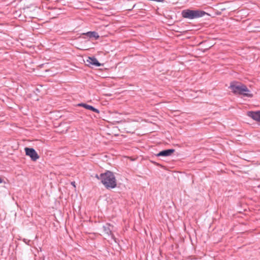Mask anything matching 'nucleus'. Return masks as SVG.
I'll use <instances>...</instances> for the list:
<instances>
[{
	"label": "nucleus",
	"mask_w": 260,
	"mask_h": 260,
	"mask_svg": "<svg viewBox=\"0 0 260 260\" xmlns=\"http://www.w3.org/2000/svg\"><path fill=\"white\" fill-rule=\"evenodd\" d=\"M100 180L107 189H113L117 185L116 180L114 174L107 171L100 174Z\"/></svg>",
	"instance_id": "obj_1"
},
{
	"label": "nucleus",
	"mask_w": 260,
	"mask_h": 260,
	"mask_svg": "<svg viewBox=\"0 0 260 260\" xmlns=\"http://www.w3.org/2000/svg\"><path fill=\"white\" fill-rule=\"evenodd\" d=\"M206 13L200 10L186 9L181 12V15L183 18L188 19H194L202 17L205 15Z\"/></svg>",
	"instance_id": "obj_2"
},
{
	"label": "nucleus",
	"mask_w": 260,
	"mask_h": 260,
	"mask_svg": "<svg viewBox=\"0 0 260 260\" xmlns=\"http://www.w3.org/2000/svg\"><path fill=\"white\" fill-rule=\"evenodd\" d=\"M229 88L235 94H241L243 91H247L246 85L237 82H231Z\"/></svg>",
	"instance_id": "obj_3"
},
{
	"label": "nucleus",
	"mask_w": 260,
	"mask_h": 260,
	"mask_svg": "<svg viewBox=\"0 0 260 260\" xmlns=\"http://www.w3.org/2000/svg\"><path fill=\"white\" fill-rule=\"evenodd\" d=\"M104 230V234L107 238H111V239H113L114 238V236L112 233V230L113 229V226L111 225L109 223H106L105 225L103 226Z\"/></svg>",
	"instance_id": "obj_4"
},
{
	"label": "nucleus",
	"mask_w": 260,
	"mask_h": 260,
	"mask_svg": "<svg viewBox=\"0 0 260 260\" xmlns=\"http://www.w3.org/2000/svg\"><path fill=\"white\" fill-rule=\"evenodd\" d=\"M25 151L26 155L29 156L34 161L36 160L39 157V156L34 148L26 147L25 148Z\"/></svg>",
	"instance_id": "obj_5"
},
{
	"label": "nucleus",
	"mask_w": 260,
	"mask_h": 260,
	"mask_svg": "<svg viewBox=\"0 0 260 260\" xmlns=\"http://www.w3.org/2000/svg\"><path fill=\"white\" fill-rule=\"evenodd\" d=\"M247 115L253 120L260 122V111H248L247 112Z\"/></svg>",
	"instance_id": "obj_6"
},
{
	"label": "nucleus",
	"mask_w": 260,
	"mask_h": 260,
	"mask_svg": "<svg viewBox=\"0 0 260 260\" xmlns=\"http://www.w3.org/2000/svg\"><path fill=\"white\" fill-rule=\"evenodd\" d=\"M175 151L173 149H170L162 150L157 154V156H168L171 155V154Z\"/></svg>",
	"instance_id": "obj_7"
},
{
	"label": "nucleus",
	"mask_w": 260,
	"mask_h": 260,
	"mask_svg": "<svg viewBox=\"0 0 260 260\" xmlns=\"http://www.w3.org/2000/svg\"><path fill=\"white\" fill-rule=\"evenodd\" d=\"M87 62L92 66L96 67H100L101 64L98 61L97 59L94 57H89L87 59Z\"/></svg>",
	"instance_id": "obj_8"
},
{
	"label": "nucleus",
	"mask_w": 260,
	"mask_h": 260,
	"mask_svg": "<svg viewBox=\"0 0 260 260\" xmlns=\"http://www.w3.org/2000/svg\"><path fill=\"white\" fill-rule=\"evenodd\" d=\"M78 106L83 107L85 108L86 109H88V110H91V111H93V112H95L96 113H100V111L98 109H96L94 107H93V106L89 105H87L86 104L80 103V104H78Z\"/></svg>",
	"instance_id": "obj_9"
},
{
	"label": "nucleus",
	"mask_w": 260,
	"mask_h": 260,
	"mask_svg": "<svg viewBox=\"0 0 260 260\" xmlns=\"http://www.w3.org/2000/svg\"><path fill=\"white\" fill-rule=\"evenodd\" d=\"M83 35H86L90 38H94L95 39H97L99 38L98 34L95 31H88L86 33L83 34Z\"/></svg>",
	"instance_id": "obj_10"
},
{
	"label": "nucleus",
	"mask_w": 260,
	"mask_h": 260,
	"mask_svg": "<svg viewBox=\"0 0 260 260\" xmlns=\"http://www.w3.org/2000/svg\"><path fill=\"white\" fill-rule=\"evenodd\" d=\"M243 93H241V95H243L244 96L252 98L253 96V94L251 93L250 90L247 88V91H243Z\"/></svg>",
	"instance_id": "obj_11"
},
{
	"label": "nucleus",
	"mask_w": 260,
	"mask_h": 260,
	"mask_svg": "<svg viewBox=\"0 0 260 260\" xmlns=\"http://www.w3.org/2000/svg\"><path fill=\"white\" fill-rule=\"evenodd\" d=\"M97 179L100 180V175L99 176L98 174H96L95 175V176Z\"/></svg>",
	"instance_id": "obj_12"
},
{
	"label": "nucleus",
	"mask_w": 260,
	"mask_h": 260,
	"mask_svg": "<svg viewBox=\"0 0 260 260\" xmlns=\"http://www.w3.org/2000/svg\"><path fill=\"white\" fill-rule=\"evenodd\" d=\"M71 184H72V185H73L74 187H75V182H72L71 183Z\"/></svg>",
	"instance_id": "obj_13"
},
{
	"label": "nucleus",
	"mask_w": 260,
	"mask_h": 260,
	"mask_svg": "<svg viewBox=\"0 0 260 260\" xmlns=\"http://www.w3.org/2000/svg\"><path fill=\"white\" fill-rule=\"evenodd\" d=\"M3 180L1 178H0V183H2Z\"/></svg>",
	"instance_id": "obj_14"
}]
</instances>
